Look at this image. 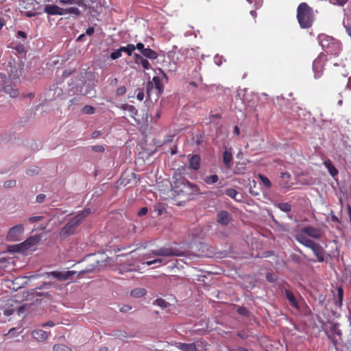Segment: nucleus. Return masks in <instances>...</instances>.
Segmentation results:
<instances>
[{
  "mask_svg": "<svg viewBox=\"0 0 351 351\" xmlns=\"http://www.w3.org/2000/svg\"><path fill=\"white\" fill-rule=\"evenodd\" d=\"M233 132H234V134H236L237 135H239V134H240V130H239V127H238V126H235V127L234 128V131H233Z\"/></svg>",
  "mask_w": 351,
  "mask_h": 351,
  "instance_id": "obj_63",
  "label": "nucleus"
},
{
  "mask_svg": "<svg viewBox=\"0 0 351 351\" xmlns=\"http://www.w3.org/2000/svg\"><path fill=\"white\" fill-rule=\"evenodd\" d=\"M154 86H155L156 95L158 96L163 91V84L159 76H154L152 82H148L147 84V94L150 97L153 91Z\"/></svg>",
  "mask_w": 351,
  "mask_h": 351,
  "instance_id": "obj_6",
  "label": "nucleus"
},
{
  "mask_svg": "<svg viewBox=\"0 0 351 351\" xmlns=\"http://www.w3.org/2000/svg\"><path fill=\"white\" fill-rule=\"evenodd\" d=\"M95 112V108L89 105L84 106L82 109V112L85 114H93Z\"/></svg>",
  "mask_w": 351,
  "mask_h": 351,
  "instance_id": "obj_35",
  "label": "nucleus"
},
{
  "mask_svg": "<svg viewBox=\"0 0 351 351\" xmlns=\"http://www.w3.org/2000/svg\"><path fill=\"white\" fill-rule=\"evenodd\" d=\"M170 195L172 199L185 202L193 198L195 195L200 194L199 186L196 184L190 182L184 177L176 178L171 184Z\"/></svg>",
  "mask_w": 351,
  "mask_h": 351,
  "instance_id": "obj_2",
  "label": "nucleus"
},
{
  "mask_svg": "<svg viewBox=\"0 0 351 351\" xmlns=\"http://www.w3.org/2000/svg\"><path fill=\"white\" fill-rule=\"evenodd\" d=\"M154 210L157 212L158 216L161 215L163 212L165 210V208L161 205H157L154 206Z\"/></svg>",
  "mask_w": 351,
  "mask_h": 351,
  "instance_id": "obj_43",
  "label": "nucleus"
},
{
  "mask_svg": "<svg viewBox=\"0 0 351 351\" xmlns=\"http://www.w3.org/2000/svg\"><path fill=\"white\" fill-rule=\"evenodd\" d=\"M40 239L38 236H32L27 238L24 242L21 243L25 251L36 245L40 241Z\"/></svg>",
  "mask_w": 351,
  "mask_h": 351,
  "instance_id": "obj_20",
  "label": "nucleus"
},
{
  "mask_svg": "<svg viewBox=\"0 0 351 351\" xmlns=\"http://www.w3.org/2000/svg\"><path fill=\"white\" fill-rule=\"evenodd\" d=\"M200 160L199 155H193L189 160V167L195 171L198 170L200 167Z\"/></svg>",
  "mask_w": 351,
  "mask_h": 351,
  "instance_id": "obj_22",
  "label": "nucleus"
},
{
  "mask_svg": "<svg viewBox=\"0 0 351 351\" xmlns=\"http://www.w3.org/2000/svg\"><path fill=\"white\" fill-rule=\"evenodd\" d=\"M10 251L14 252H24L25 251V249L24 248L23 245H21V243L17 245H11L10 247Z\"/></svg>",
  "mask_w": 351,
  "mask_h": 351,
  "instance_id": "obj_34",
  "label": "nucleus"
},
{
  "mask_svg": "<svg viewBox=\"0 0 351 351\" xmlns=\"http://www.w3.org/2000/svg\"><path fill=\"white\" fill-rule=\"evenodd\" d=\"M76 222L71 219L60 230V235L62 237L66 238L71 234H73L77 228Z\"/></svg>",
  "mask_w": 351,
  "mask_h": 351,
  "instance_id": "obj_9",
  "label": "nucleus"
},
{
  "mask_svg": "<svg viewBox=\"0 0 351 351\" xmlns=\"http://www.w3.org/2000/svg\"><path fill=\"white\" fill-rule=\"evenodd\" d=\"M266 278H267V281H269L270 282H273L276 280V276L273 274H270V273L267 274Z\"/></svg>",
  "mask_w": 351,
  "mask_h": 351,
  "instance_id": "obj_49",
  "label": "nucleus"
},
{
  "mask_svg": "<svg viewBox=\"0 0 351 351\" xmlns=\"http://www.w3.org/2000/svg\"><path fill=\"white\" fill-rule=\"evenodd\" d=\"M9 82L5 74L0 73V91H1L2 88H3V85L8 84Z\"/></svg>",
  "mask_w": 351,
  "mask_h": 351,
  "instance_id": "obj_37",
  "label": "nucleus"
},
{
  "mask_svg": "<svg viewBox=\"0 0 351 351\" xmlns=\"http://www.w3.org/2000/svg\"><path fill=\"white\" fill-rule=\"evenodd\" d=\"M95 32V29L93 27H88L86 31V34L87 35H89V36H91Z\"/></svg>",
  "mask_w": 351,
  "mask_h": 351,
  "instance_id": "obj_56",
  "label": "nucleus"
},
{
  "mask_svg": "<svg viewBox=\"0 0 351 351\" xmlns=\"http://www.w3.org/2000/svg\"><path fill=\"white\" fill-rule=\"evenodd\" d=\"M136 98H137V99H138L139 101H142V100L143 99V98H144V93H141V92L138 93L137 94Z\"/></svg>",
  "mask_w": 351,
  "mask_h": 351,
  "instance_id": "obj_59",
  "label": "nucleus"
},
{
  "mask_svg": "<svg viewBox=\"0 0 351 351\" xmlns=\"http://www.w3.org/2000/svg\"><path fill=\"white\" fill-rule=\"evenodd\" d=\"M14 313V311L12 309L10 310V309H8V310H5V312H4V314L6 315V316H9V315H12Z\"/></svg>",
  "mask_w": 351,
  "mask_h": 351,
  "instance_id": "obj_62",
  "label": "nucleus"
},
{
  "mask_svg": "<svg viewBox=\"0 0 351 351\" xmlns=\"http://www.w3.org/2000/svg\"><path fill=\"white\" fill-rule=\"evenodd\" d=\"M258 178L265 187L269 189L271 186V182L267 177L262 174H259Z\"/></svg>",
  "mask_w": 351,
  "mask_h": 351,
  "instance_id": "obj_33",
  "label": "nucleus"
},
{
  "mask_svg": "<svg viewBox=\"0 0 351 351\" xmlns=\"http://www.w3.org/2000/svg\"><path fill=\"white\" fill-rule=\"evenodd\" d=\"M1 91H4L12 98L16 97L19 95L18 89L10 85H7V84L3 85V88H2Z\"/></svg>",
  "mask_w": 351,
  "mask_h": 351,
  "instance_id": "obj_24",
  "label": "nucleus"
},
{
  "mask_svg": "<svg viewBox=\"0 0 351 351\" xmlns=\"http://www.w3.org/2000/svg\"><path fill=\"white\" fill-rule=\"evenodd\" d=\"M343 297V291L341 287H339L337 289V298H338V304L341 305L342 304Z\"/></svg>",
  "mask_w": 351,
  "mask_h": 351,
  "instance_id": "obj_39",
  "label": "nucleus"
},
{
  "mask_svg": "<svg viewBox=\"0 0 351 351\" xmlns=\"http://www.w3.org/2000/svg\"><path fill=\"white\" fill-rule=\"evenodd\" d=\"M263 0H254L255 10L260 8L262 6Z\"/></svg>",
  "mask_w": 351,
  "mask_h": 351,
  "instance_id": "obj_52",
  "label": "nucleus"
},
{
  "mask_svg": "<svg viewBox=\"0 0 351 351\" xmlns=\"http://www.w3.org/2000/svg\"><path fill=\"white\" fill-rule=\"evenodd\" d=\"M232 217L226 210H221L216 215V221L221 226H228L232 221Z\"/></svg>",
  "mask_w": 351,
  "mask_h": 351,
  "instance_id": "obj_10",
  "label": "nucleus"
},
{
  "mask_svg": "<svg viewBox=\"0 0 351 351\" xmlns=\"http://www.w3.org/2000/svg\"><path fill=\"white\" fill-rule=\"evenodd\" d=\"M135 47L139 50L141 53L143 52V50L146 49L142 43H138Z\"/></svg>",
  "mask_w": 351,
  "mask_h": 351,
  "instance_id": "obj_51",
  "label": "nucleus"
},
{
  "mask_svg": "<svg viewBox=\"0 0 351 351\" xmlns=\"http://www.w3.org/2000/svg\"><path fill=\"white\" fill-rule=\"evenodd\" d=\"M195 345L196 351H207L209 344L203 339H199L193 343Z\"/></svg>",
  "mask_w": 351,
  "mask_h": 351,
  "instance_id": "obj_23",
  "label": "nucleus"
},
{
  "mask_svg": "<svg viewBox=\"0 0 351 351\" xmlns=\"http://www.w3.org/2000/svg\"><path fill=\"white\" fill-rule=\"evenodd\" d=\"M55 324H54V323L52 321H49V322L42 324V326L43 327H45V326H50V327H51V326H53Z\"/></svg>",
  "mask_w": 351,
  "mask_h": 351,
  "instance_id": "obj_58",
  "label": "nucleus"
},
{
  "mask_svg": "<svg viewBox=\"0 0 351 351\" xmlns=\"http://www.w3.org/2000/svg\"><path fill=\"white\" fill-rule=\"evenodd\" d=\"M5 25V20L2 18H0V29L3 27V26Z\"/></svg>",
  "mask_w": 351,
  "mask_h": 351,
  "instance_id": "obj_64",
  "label": "nucleus"
},
{
  "mask_svg": "<svg viewBox=\"0 0 351 351\" xmlns=\"http://www.w3.org/2000/svg\"><path fill=\"white\" fill-rule=\"evenodd\" d=\"M296 234L308 236L313 239H319L322 236V232L319 228L313 226H306L302 228Z\"/></svg>",
  "mask_w": 351,
  "mask_h": 351,
  "instance_id": "obj_8",
  "label": "nucleus"
},
{
  "mask_svg": "<svg viewBox=\"0 0 351 351\" xmlns=\"http://www.w3.org/2000/svg\"><path fill=\"white\" fill-rule=\"evenodd\" d=\"M295 239L298 242L302 244L305 247L310 248L314 253L315 256L317 257L318 262L324 261L325 251L319 244L315 243L313 241L307 238V237L303 236L302 234H296Z\"/></svg>",
  "mask_w": 351,
  "mask_h": 351,
  "instance_id": "obj_4",
  "label": "nucleus"
},
{
  "mask_svg": "<svg viewBox=\"0 0 351 351\" xmlns=\"http://www.w3.org/2000/svg\"><path fill=\"white\" fill-rule=\"evenodd\" d=\"M75 271H54L48 273V276H52L58 280L63 281L68 280L71 276L75 274Z\"/></svg>",
  "mask_w": 351,
  "mask_h": 351,
  "instance_id": "obj_13",
  "label": "nucleus"
},
{
  "mask_svg": "<svg viewBox=\"0 0 351 351\" xmlns=\"http://www.w3.org/2000/svg\"><path fill=\"white\" fill-rule=\"evenodd\" d=\"M78 101L79 99L77 97H74L69 101V106H71L72 105L78 104Z\"/></svg>",
  "mask_w": 351,
  "mask_h": 351,
  "instance_id": "obj_55",
  "label": "nucleus"
},
{
  "mask_svg": "<svg viewBox=\"0 0 351 351\" xmlns=\"http://www.w3.org/2000/svg\"><path fill=\"white\" fill-rule=\"evenodd\" d=\"M32 337L36 341L42 342L47 339L48 334L41 329H38L32 331Z\"/></svg>",
  "mask_w": 351,
  "mask_h": 351,
  "instance_id": "obj_19",
  "label": "nucleus"
},
{
  "mask_svg": "<svg viewBox=\"0 0 351 351\" xmlns=\"http://www.w3.org/2000/svg\"><path fill=\"white\" fill-rule=\"evenodd\" d=\"M138 64H141L143 68L145 69L148 70L151 68L149 61L145 58H143L142 60H141Z\"/></svg>",
  "mask_w": 351,
  "mask_h": 351,
  "instance_id": "obj_40",
  "label": "nucleus"
},
{
  "mask_svg": "<svg viewBox=\"0 0 351 351\" xmlns=\"http://www.w3.org/2000/svg\"><path fill=\"white\" fill-rule=\"evenodd\" d=\"M154 304H156L162 308H166L168 303L162 298H158L154 301Z\"/></svg>",
  "mask_w": 351,
  "mask_h": 351,
  "instance_id": "obj_36",
  "label": "nucleus"
},
{
  "mask_svg": "<svg viewBox=\"0 0 351 351\" xmlns=\"http://www.w3.org/2000/svg\"><path fill=\"white\" fill-rule=\"evenodd\" d=\"M284 293L285 295V297L287 300L289 301V304L294 308L297 311H300V302L296 298L295 295L293 293V291L288 289H284Z\"/></svg>",
  "mask_w": 351,
  "mask_h": 351,
  "instance_id": "obj_11",
  "label": "nucleus"
},
{
  "mask_svg": "<svg viewBox=\"0 0 351 351\" xmlns=\"http://www.w3.org/2000/svg\"><path fill=\"white\" fill-rule=\"evenodd\" d=\"M126 93V88L124 86H121L117 89V95H123Z\"/></svg>",
  "mask_w": 351,
  "mask_h": 351,
  "instance_id": "obj_47",
  "label": "nucleus"
},
{
  "mask_svg": "<svg viewBox=\"0 0 351 351\" xmlns=\"http://www.w3.org/2000/svg\"><path fill=\"white\" fill-rule=\"evenodd\" d=\"M24 232V227L22 224H18L12 227L6 236V239L8 241H19Z\"/></svg>",
  "mask_w": 351,
  "mask_h": 351,
  "instance_id": "obj_7",
  "label": "nucleus"
},
{
  "mask_svg": "<svg viewBox=\"0 0 351 351\" xmlns=\"http://www.w3.org/2000/svg\"><path fill=\"white\" fill-rule=\"evenodd\" d=\"M151 254L154 256H184L185 253L176 248L162 247L156 250H152L150 254H145L143 259L150 258Z\"/></svg>",
  "mask_w": 351,
  "mask_h": 351,
  "instance_id": "obj_5",
  "label": "nucleus"
},
{
  "mask_svg": "<svg viewBox=\"0 0 351 351\" xmlns=\"http://www.w3.org/2000/svg\"><path fill=\"white\" fill-rule=\"evenodd\" d=\"M237 312L242 315L247 316L249 314L248 310L245 307H239L237 309Z\"/></svg>",
  "mask_w": 351,
  "mask_h": 351,
  "instance_id": "obj_45",
  "label": "nucleus"
},
{
  "mask_svg": "<svg viewBox=\"0 0 351 351\" xmlns=\"http://www.w3.org/2000/svg\"><path fill=\"white\" fill-rule=\"evenodd\" d=\"M233 160V156L232 153V148L225 147L222 154V161L226 169H230L232 167Z\"/></svg>",
  "mask_w": 351,
  "mask_h": 351,
  "instance_id": "obj_12",
  "label": "nucleus"
},
{
  "mask_svg": "<svg viewBox=\"0 0 351 351\" xmlns=\"http://www.w3.org/2000/svg\"><path fill=\"white\" fill-rule=\"evenodd\" d=\"M146 290L143 288L134 289L131 291V295L136 298H141L146 294Z\"/></svg>",
  "mask_w": 351,
  "mask_h": 351,
  "instance_id": "obj_30",
  "label": "nucleus"
},
{
  "mask_svg": "<svg viewBox=\"0 0 351 351\" xmlns=\"http://www.w3.org/2000/svg\"><path fill=\"white\" fill-rule=\"evenodd\" d=\"M134 56H135V60H136V62L137 63H139L140 60H142V59L143 58L141 55H139V54H138V53H136V54L134 55Z\"/></svg>",
  "mask_w": 351,
  "mask_h": 351,
  "instance_id": "obj_60",
  "label": "nucleus"
},
{
  "mask_svg": "<svg viewBox=\"0 0 351 351\" xmlns=\"http://www.w3.org/2000/svg\"><path fill=\"white\" fill-rule=\"evenodd\" d=\"M25 15L28 17H32L36 15V12L32 11H28L25 13Z\"/></svg>",
  "mask_w": 351,
  "mask_h": 351,
  "instance_id": "obj_57",
  "label": "nucleus"
},
{
  "mask_svg": "<svg viewBox=\"0 0 351 351\" xmlns=\"http://www.w3.org/2000/svg\"><path fill=\"white\" fill-rule=\"evenodd\" d=\"M121 54H122V51H119V49H118L117 50L111 53L110 58L112 60H116V59L120 58L121 56Z\"/></svg>",
  "mask_w": 351,
  "mask_h": 351,
  "instance_id": "obj_41",
  "label": "nucleus"
},
{
  "mask_svg": "<svg viewBox=\"0 0 351 351\" xmlns=\"http://www.w3.org/2000/svg\"><path fill=\"white\" fill-rule=\"evenodd\" d=\"M17 34L19 36H21V37H23L24 38H25L27 37V35H26L25 32H24L23 31H21V30L18 31Z\"/></svg>",
  "mask_w": 351,
  "mask_h": 351,
  "instance_id": "obj_61",
  "label": "nucleus"
},
{
  "mask_svg": "<svg viewBox=\"0 0 351 351\" xmlns=\"http://www.w3.org/2000/svg\"><path fill=\"white\" fill-rule=\"evenodd\" d=\"M323 164L332 178H335L338 175V170L334 166V165L332 164V161L330 159L325 160Z\"/></svg>",
  "mask_w": 351,
  "mask_h": 351,
  "instance_id": "obj_21",
  "label": "nucleus"
},
{
  "mask_svg": "<svg viewBox=\"0 0 351 351\" xmlns=\"http://www.w3.org/2000/svg\"><path fill=\"white\" fill-rule=\"evenodd\" d=\"M62 8L56 5H46L44 8V12L49 15H62Z\"/></svg>",
  "mask_w": 351,
  "mask_h": 351,
  "instance_id": "obj_17",
  "label": "nucleus"
},
{
  "mask_svg": "<svg viewBox=\"0 0 351 351\" xmlns=\"http://www.w3.org/2000/svg\"><path fill=\"white\" fill-rule=\"evenodd\" d=\"M318 40L323 51L313 62V68L314 70L322 69L324 62L328 60L327 57L328 56H337L341 51V43L332 37L326 34H321L318 36Z\"/></svg>",
  "mask_w": 351,
  "mask_h": 351,
  "instance_id": "obj_1",
  "label": "nucleus"
},
{
  "mask_svg": "<svg viewBox=\"0 0 351 351\" xmlns=\"http://www.w3.org/2000/svg\"><path fill=\"white\" fill-rule=\"evenodd\" d=\"M291 175L289 172L280 173V180L278 181L279 185L282 188L288 189L291 186Z\"/></svg>",
  "mask_w": 351,
  "mask_h": 351,
  "instance_id": "obj_14",
  "label": "nucleus"
},
{
  "mask_svg": "<svg viewBox=\"0 0 351 351\" xmlns=\"http://www.w3.org/2000/svg\"><path fill=\"white\" fill-rule=\"evenodd\" d=\"M225 194L226 195H228V197L234 199L237 202L241 201V198L237 197V196L239 195V193L234 189H232V188L227 189L225 191Z\"/></svg>",
  "mask_w": 351,
  "mask_h": 351,
  "instance_id": "obj_27",
  "label": "nucleus"
},
{
  "mask_svg": "<svg viewBox=\"0 0 351 351\" xmlns=\"http://www.w3.org/2000/svg\"><path fill=\"white\" fill-rule=\"evenodd\" d=\"M176 348L181 351H196L195 345L193 343H178Z\"/></svg>",
  "mask_w": 351,
  "mask_h": 351,
  "instance_id": "obj_25",
  "label": "nucleus"
},
{
  "mask_svg": "<svg viewBox=\"0 0 351 351\" xmlns=\"http://www.w3.org/2000/svg\"><path fill=\"white\" fill-rule=\"evenodd\" d=\"M16 183L14 180H7L4 182L3 186L5 188H12L16 186Z\"/></svg>",
  "mask_w": 351,
  "mask_h": 351,
  "instance_id": "obj_42",
  "label": "nucleus"
},
{
  "mask_svg": "<svg viewBox=\"0 0 351 351\" xmlns=\"http://www.w3.org/2000/svg\"><path fill=\"white\" fill-rule=\"evenodd\" d=\"M53 351H71V348L64 344H55L53 346Z\"/></svg>",
  "mask_w": 351,
  "mask_h": 351,
  "instance_id": "obj_32",
  "label": "nucleus"
},
{
  "mask_svg": "<svg viewBox=\"0 0 351 351\" xmlns=\"http://www.w3.org/2000/svg\"><path fill=\"white\" fill-rule=\"evenodd\" d=\"M330 330L332 332V335L328 334V337L329 339H331L333 343L335 345L337 340L335 339V337L337 336L339 337V339H342V332L339 329V323H335L332 325L330 328Z\"/></svg>",
  "mask_w": 351,
  "mask_h": 351,
  "instance_id": "obj_15",
  "label": "nucleus"
},
{
  "mask_svg": "<svg viewBox=\"0 0 351 351\" xmlns=\"http://www.w3.org/2000/svg\"><path fill=\"white\" fill-rule=\"evenodd\" d=\"M39 172V168L36 166L31 167L26 171V173L28 176H34L35 174H38Z\"/></svg>",
  "mask_w": 351,
  "mask_h": 351,
  "instance_id": "obj_38",
  "label": "nucleus"
},
{
  "mask_svg": "<svg viewBox=\"0 0 351 351\" xmlns=\"http://www.w3.org/2000/svg\"><path fill=\"white\" fill-rule=\"evenodd\" d=\"M41 218H42L41 216L31 217L29 218V221L30 223H34V222L39 221Z\"/></svg>",
  "mask_w": 351,
  "mask_h": 351,
  "instance_id": "obj_53",
  "label": "nucleus"
},
{
  "mask_svg": "<svg viewBox=\"0 0 351 351\" xmlns=\"http://www.w3.org/2000/svg\"><path fill=\"white\" fill-rule=\"evenodd\" d=\"M219 180V176L217 174L206 176L204 179V182L208 185L213 184L217 182Z\"/></svg>",
  "mask_w": 351,
  "mask_h": 351,
  "instance_id": "obj_28",
  "label": "nucleus"
},
{
  "mask_svg": "<svg viewBox=\"0 0 351 351\" xmlns=\"http://www.w3.org/2000/svg\"><path fill=\"white\" fill-rule=\"evenodd\" d=\"M121 108L129 112L130 117L133 119L137 123H141V120L137 117L138 110L134 106L125 104L122 105Z\"/></svg>",
  "mask_w": 351,
  "mask_h": 351,
  "instance_id": "obj_16",
  "label": "nucleus"
},
{
  "mask_svg": "<svg viewBox=\"0 0 351 351\" xmlns=\"http://www.w3.org/2000/svg\"><path fill=\"white\" fill-rule=\"evenodd\" d=\"M142 54L145 58L151 60H156L158 57V54L157 53V52L150 48H146L145 49H144Z\"/></svg>",
  "mask_w": 351,
  "mask_h": 351,
  "instance_id": "obj_26",
  "label": "nucleus"
},
{
  "mask_svg": "<svg viewBox=\"0 0 351 351\" xmlns=\"http://www.w3.org/2000/svg\"><path fill=\"white\" fill-rule=\"evenodd\" d=\"M283 212H289L291 210V205L289 203H278L275 205Z\"/></svg>",
  "mask_w": 351,
  "mask_h": 351,
  "instance_id": "obj_31",
  "label": "nucleus"
},
{
  "mask_svg": "<svg viewBox=\"0 0 351 351\" xmlns=\"http://www.w3.org/2000/svg\"><path fill=\"white\" fill-rule=\"evenodd\" d=\"M297 20L302 29L310 28L315 21L313 10L306 3H301L297 8Z\"/></svg>",
  "mask_w": 351,
  "mask_h": 351,
  "instance_id": "obj_3",
  "label": "nucleus"
},
{
  "mask_svg": "<svg viewBox=\"0 0 351 351\" xmlns=\"http://www.w3.org/2000/svg\"><path fill=\"white\" fill-rule=\"evenodd\" d=\"M347 2L348 0H334L333 4L343 6Z\"/></svg>",
  "mask_w": 351,
  "mask_h": 351,
  "instance_id": "obj_50",
  "label": "nucleus"
},
{
  "mask_svg": "<svg viewBox=\"0 0 351 351\" xmlns=\"http://www.w3.org/2000/svg\"><path fill=\"white\" fill-rule=\"evenodd\" d=\"M135 49L136 47L133 44H128L126 47H121L119 48V51L125 52L129 56H132Z\"/></svg>",
  "mask_w": 351,
  "mask_h": 351,
  "instance_id": "obj_29",
  "label": "nucleus"
},
{
  "mask_svg": "<svg viewBox=\"0 0 351 351\" xmlns=\"http://www.w3.org/2000/svg\"><path fill=\"white\" fill-rule=\"evenodd\" d=\"M148 212V209L147 207H142L139 211L138 212V215L140 217L145 215Z\"/></svg>",
  "mask_w": 351,
  "mask_h": 351,
  "instance_id": "obj_48",
  "label": "nucleus"
},
{
  "mask_svg": "<svg viewBox=\"0 0 351 351\" xmlns=\"http://www.w3.org/2000/svg\"><path fill=\"white\" fill-rule=\"evenodd\" d=\"M91 213L90 208H85L83 211L78 213L76 216H75L73 219V221L76 222V224L79 226L84 219L87 217Z\"/></svg>",
  "mask_w": 351,
  "mask_h": 351,
  "instance_id": "obj_18",
  "label": "nucleus"
},
{
  "mask_svg": "<svg viewBox=\"0 0 351 351\" xmlns=\"http://www.w3.org/2000/svg\"><path fill=\"white\" fill-rule=\"evenodd\" d=\"M45 199V195L44 194H39L36 197V202L38 203L43 202Z\"/></svg>",
  "mask_w": 351,
  "mask_h": 351,
  "instance_id": "obj_54",
  "label": "nucleus"
},
{
  "mask_svg": "<svg viewBox=\"0 0 351 351\" xmlns=\"http://www.w3.org/2000/svg\"><path fill=\"white\" fill-rule=\"evenodd\" d=\"M162 262V259L159 258H156V259H154L152 261H146L145 264L149 266V265H154L156 263H161Z\"/></svg>",
  "mask_w": 351,
  "mask_h": 351,
  "instance_id": "obj_46",
  "label": "nucleus"
},
{
  "mask_svg": "<svg viewBox=\"0 0 351 351\" xmlns=\"http://www.w3.org/2000/svg\"><path fill=\"white\" fill-rule=\"evenodd\" d=\"M91 149L95 152H104L105 151V148L103 145H94L91 147Z\"/></svg>",
  "mask_w": 351,
  "mask_h": 351,
  "instance_id": "obj_44",
  "label": "nucleus"
}]
</instances>
